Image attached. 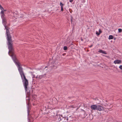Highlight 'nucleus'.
<instances>
[{"label": "nucleus", "instance_id": "obj_28", "mask_svg": "<svg viewBox=\"0 0 122 122\" xmlns=\"http://www.w3.org/2000/svg\"><path fill=\"white\" fill-rule=\"evenodd\" d=\"M28 104V105L29 104Z\"/></svg>", "mask_w": 122, "mask_h": 122}, {"label": "nucleus", "instance_id": "obj_19", "mask_svg": "<svg viewBox=\"0 0 122 122\" xmlns=\"http://www.w3.org/2000/svg\"><path fill=\"white\" fill-rule=\"evenodd\" d=\"M119 68L120 69L122 70V65H121L120 66Z\"/></svg>", "mask_w": 122, "mask_h": 122}, {"label": "nucleus", "instance_id": "obj_24", "mask_svg": "<svg viewBox=\"0 0 122 122\" xmlns=\"http://www.w3.org/2000/svg\"><path fill=\"white\" fill-rule=\"evenodd\" d=\"M73 1V0H70L69 1L70 2H72Z\"/></svg>", "mask_w": 122, "mask_h": 122}, {"label": "nucleus", "instance_id": "obj_23", "mask_svg": "<svg viewBox=\"0 0 122 122\" xmlns=\"http://www.w3.org/2000/svg\"><path fill=\"white\" fill-rule=\"evenodd\" d=\"M61 11H63V8H61Z\"/></svg>", "mask_w": 122, "mask_h": 122}, {"label": "nucleus", "instance_id": "obj_7", "mask_svg": "<svg viewBox=\"0 0 122 122\" xmlns=\"http://www.w3.org/2000/svg\"><path fill=\"white\" fill-rule=\"evenodd\" d=\"M114 63L115 64H120L121 63V61L119 60H117L114 61Z\"/></svg>", "mask_w": 122, "mask_h": 122}, {"label": "nucleus", "instance_id": "obj_9", "mask_svg": "<svg viewBox=\"0 0 122 122\" xmlns=\"http://www.w3.org/2000/svg\"><path fill=\"white\" fill-rule=\"evenodd\" d=\"M98 52H99L105 54H107V53L105 51H104L101 50H99Z\"/></svg>", "mask_w": 122, "mask_h": 122}, {"label": "nucleus", "instance_id": "obj_10", "mask_svg": "<svg viewBox=\"0 0 122 122\" xmlns=\"http://www.w3.org/2000/svg\"><path fill=\"white\" fill-rule=\"evenodd\" d=\"M27 112H28V115H29V112L30 111V107H29L28 106L27 107Z\"/></svg>", "mask_w": 122, "mask_h": 122}, {"label": "nucleus", "instance_id": "obj_14", "mask_svg": "<svg viewBox=\"0 0 122 122\" xmlns=\"http://www.w3.org/2000/svg\"><path fill=\"white\" fill-rule=\"evenodd\" d=\"M44 75H40L39 76V77L40 79L41 78H42L44 76Z\"/></svg>", "mask_w": 122, "mask_h": 122}, {"label": "nucleus", "instance_id": "obj_11", "mask_svg": "<svg viewBox=\"0 0 122 122\" xmlns=\"http://www.w3.org/2000/svg\"><path fill=\"white\" fill-rule=\"evenodd\" d=\"M113 38V36L112 35H110L109 36L108 39H112Z\"/></svg>", "mask_w": 122, "mask_h": 122}, {"label": "nucleus", "instance_id": "obj_6", "mask_svg": "<svg viewBox=\"0 0 122 122\" xmlns=\"http://www.w3.org/2000/svg\"><path fill=\"white\" fill-rule=\"evenodd\" d=\"M91 109L93 110H97V105H93L91 106Z\"/></svg>", "mask_w": 122, "mask_h": 122}, {"label": "nucleus", "instance_id": "obj_16", "mask_svg": "<svg viewBox=\"0 0 122 122\" xmlns=\"http://www.w3.org/2000/svg\"><path fill=\"white\" fill-rule=\"evenodd\" d=\"M26 99L27 100V101L29 102L30 101L29 98L28 97H26Z\"/></svg>", "mask_w": 122, "mask_h": 122}, {"label": "nucleus", "instance_id": "obj_20", "mask_svg": "<svg viewBox=\"0 0 122 122\" xmlns=\"http://www.w3.org/2000/svg\"><path fill=\"white\" fill-rule=\"evenodd\" d=\"M69 11L70 13H71L72 11V10H71L70 9L69 10Z\"/></svg>", "mask_w": 122, "mask_h": 122}, {"label": "nucleus", "instance_id": "obj_15", "mask_svg": "<svg viewBox=\"0 0 122 122\" xmlns=\"http://www.w3.org/2000/svg\"><path fill=\"white\" fill-rule=\"evenodd\" d=\"M67 49V47L66 46H64L63 47V49L64 50H66Z\"/></svg>", "mask_w": 122, "mask_h": 122}, {"label": "nucleus", "instance_id": "obj_8", "mask_svg": "<svg viewBox=\"0 0 122 122\" xmlns=\"http://www.w3.org/2000/svg\"><path fill=\"white\" fill-rule=\"evenodd\" d=\"M6 11V10H4L1 11L0 12V14L1 15V17H4L5 15L4 14V12Z\"/></svg>", "mask_w": 122, "mask_h": 122}, {"label": "nucleus", "instance_id": "obj_21", "mask_svg": "<svg viewBox=\"0 0 122 122\" xmlns=\"http://www.w3.org/2000/svg\"><path fill=\"white\" fill-rule=\"evenodd\" d=\"M72 19H73V17L72 16H71V22H72Z\"/></svg>", "mask_w": 122, "mask_h": 122}, {"label": "nucleus", "instance_id": "obj_27", "mask_svg": "<svg viewBox=\"0 0 122 122\" xmlns=\"http://www.w3.org/2000/svg\"><path fill=\"white\" fill-rule=\"evenodd\" d=\"M83 111H84V110H83Z\"/></svg>", "mask_w": 122, "mask_h": 122}, {"label": "nucleus", "instance_id": "obj_2", "mask_svg": "<svg viewBox=\"0 0 122 122\" xmlns=\"http://www.w3.org/2000/svg\"><path fill=\"white\" fill-rule=\"evenodd\" d=\"M5 29L6 30V34L7 36V45L8 47L9 51L8 54L12 57L13 60V57H15L16 60H17L16 56L13 54L14 49L12 46V41L11 39V36L10 34L9 29L10 28L8 26L5 27Z\"/></svg>", "mask_w": 122, "mask_h": 122}, {"label": "nucleus", "instance_id": "obj_26", "mask_svg": "<svg viewBox=\"0 0 122 122\" xmlns=\"http://www.w3.org/2000/svg\"><path fill=\"white\" fill-rule=\"evenodd\" d=\"M92 46H93V45H91L90 46H89V47H92Z\"/></svg>", "mask_w": 122, "mask_h": 122}, {"label": "nucleus", "instance_id": "obj_17", "mask_svg": "<svg viewBox=\"0 0 122 122\" xmlns=\"http://www.w3.org/2000/svg\"><path fill=\"white\" fill-rule=\"evenodd\" d=\"M122 30L121 29H118V32L119 33H120L122 32Z\"/></svg>", "mask_w": 122, "mask_h": 122}, {"label": "nucleus", "instance_id": "obj_3", "mask_svg": "<svg viewBox=\"0 0 122 122\" xmlns=\"http://www.w3.org/2000/svg\"><path fill=\"white\" fill-rule=\"evenodd\" d=\"M68 118L66 117H63L62 115L59 116L58 118V121L60 122H68Z\"/></svg>", "mask_w": 122, "mask_h": 122}, {"label": "nucleus", "instance_id": "obj_18", "mask_svg": "<svg viewBox=\"0 0 122 122\" xmlns=\"http://www.w3.org/2000/svg\"><path fill=\"white\" fill-rule=\"evenodd\" d=\"M96 34L98 35H100V33L98 32L97 31L96 32Z\"/></svg>", "mask_w": 122, "mask_h": 122}, {"label": "nucleus", "instance_id": "obj_5", "mask_svg": "<svg viewBox=\"0 0 122 122\" xmlns=\"http://www.w3.org/2000/svg\"><path fill=\"white\" fill-rule=\"evenodd\" d=\"M97 110L99 111H103L104 110L103 107L102 106L99 105H97Z\"/></svg>", "mask_w": 122, "mask_h": 122}, {"label": "nucleus", "instance_id": "obj_25", "mask_svg": "<svg viewBox=\"0 0 122 122\" xmlns=\"http://www.w3.org/2000/svg\"><path fill=\"white\" fill-rule=\"evenodd\" d=\"M28 122H30V119H28Z\"/></svg>", "mask_w": 122, "mask_h": 122}, {"label": "nucleus", "instance_id": "obj_1", "mask_svg": "<svg viewBox=\"0 0 122 122\" xmlns=\"http://www.w3.org/2000/svg\"><path fill=\"white\" fill-rule=\"evenodd\" d=\"M13 60L18 67V70L21 76L26 92L27 93V94L28 96H30V88L27 87V86L28 85V81L26 78L23 68L20 66V64L18 60L16 59L14 56L13 57Z\"/></svg>", "mask_w": 122, "mask_h": 122}, {"label": "nucleus", "instance_id": "obj_13", "mask_svg": "<svg viewBox=\"0 0 122 122\" xmlns=\"http://www.w3.org/2000/svg\"><path fill=\"white\" fill-rule=\"evenodd\" d=\"M0 9L1 11L5 10L1 5H0Z\"/></svg>", "mask_w": 122, "mask_h": 122}, {"label": "nucleus", "instance_id": "obj_22", "mask_svg": "<svg viewBox=\"0 0 122 122\" xmlns=\"http://www.w3.org/2000/svg\"><path fill=\"white\" fill-rule=\"evenodd\" d=\"M99 33H100V34L101 33H102V31H101V30L100 29H99Z\"/></svg>", "mask_w": 122, "mask_h": 122}, {"label": "nucleus", "instance_id": "obj_12", "mask_svg": "<svg viewBox=\"0 0 122 122\" xmlns=\"http://www.w3.org/2000/svg\"><path fill=\"white\" fill-rule=\"evenodd\" d=\"M64 4H62L61 2H60V5L61 7V8H63V6Z\"/></svg>", "mask_w": 122, "mask_h": 122}, {"label": "nucleus", "instance_id": "obj_4", "mask_svg": "<svg viewBox=\"0 0 122 122\" xmlns=\"http://www.w3.org/2000/svg\"><path fill=\"white\" fill-rule=\"evenodd\" d=\"M2 19V23L5 27L7 26L6 25L7 23V20L5 17H1Z\"/></svg>", "mask_w": 122, "mask_h": 122}]
</instances>
